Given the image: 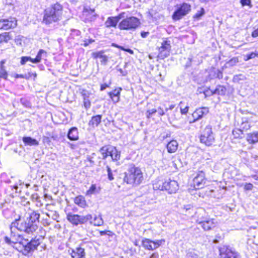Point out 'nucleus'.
Segmentation results:
<instances>
[{
    "label": "nucleus",
    "instance_id": "obj_62",
    "mask_svg": "<svg viewBox=\"0 0 258 258\" xmlns=\"http://www.w3.org/2000/svg\"><path fill=\"white\" fill-rule=\"evenodd\" d=\"M189 107L186 106L184 108H180L181 113L182 114H185L188 111Z\"/></svg>",
    "mask_w": 258,
    "mask_h": 258
},
{
    "label": "nucleus",
    "instance_id": "obj_50",
    "mask_svg": "<svg viewBox=\"0 0 258 258\" xmlns=\"http://www.w3.org/2000/svg\"><path fill=\"white\" fill-rule=\"evenodd\" d=\"M186 258H199V256L194 251H190L187 253Z\"/></svg>",
    "mask_w": 258,
    "mask_h": 258
},
{
    "label": "nucleus",
    "instance_id": "obj_2",
    "mask_svg": "<svg viewBox=\"0 0 258 258\" xmlns=\"http://www.w3.org/2000/svg\"><path fill=\"white\" fill-rule=\"evenodd\" d=\"M62 14V7L57 3L45 9L43 22L46 25L57 22L61 19Z\"/></svg>",
    "mask_w": 258,
    "mask_h": 258
},
{
    "label": "nucleus",
    "instance_id": "obj_57",
    "mask_svg": "<svg viewBox=\"0 0 258 258\" xmlns=\"http://www.w3.org/2000/svg\"><path fill=\"white\" fill-rule=\"evenodd\" d=\"M157 112L158 113L159 115L160 116H163L165 114V112L164 111L163 109L161 107H158L157 109H156Z\"/></svg>",
    "mask_w": 258,
    "mask_h": 258
},
{
    "label": "nucleus",
    "instance_id": "obj_10",
    "mask_svg": "<svg viewBox=\"0 0 258 258\" xmlns=\"http://www.w3.org/2000/svg\"><path fill=\"white\" fill-rule=\"evenodd\" d=\"M171 42L167 38L164 39L161 42V45L158 48V56L161 59L168 57L171 50Z\"/></svg>",
    "mask_w": 258,
    "mask_h": 258
},
{
    "label": "nucleus",
    "instance_id": "obj_33",
    "mask_svg": "<svg viewBox=\"0 0 258 258\" xmlns=\"http://www.w3.org/2000/svg\"><path fill=\"white\" fill-rule=\"evenodd\" d=\"M152 240L148 238H144L142 240L143 246L147 249L152 250Z\"/></svg>",
    "mask_w": 258,
    "mask_h": 258
},
{
    "label": "nucleus",
    "instance_id": "obj_3",
    "mask_svg": "<svg viewBox=\"0 0 258 258\" xmlns=\"http://www.w3.org/2000/svg\"><path fill=\"white\" fill-rule=\"evenodd\" d=\"M143 180V173L141 169L133 164L128 165L124 173L123 181L126 183L133 185H138Z\"/></svg>",
    "mask_w": 258,
    "mask_h": 258
},
{
    "label": "nucleus",
    "instance_id": "obj_23",
    "mask_svg": "<svg viewBox=\"0 0 258 258\" xmlns=\"http://www.w3.org/2000/svg\"><path fill=\"white\" fill-rule=\"evenodd\" d=\"M109 156L113 161H116L120 159V152L118 151L116 147L110 146Z\"/></svg>",
    "mask_w": 258,
    "mask_h": 258
},
{
    "label": "nucleus",
    "instance_id": "obj_37",
    "mask_svg": "<svg viewBox=\"0 0 258 258\" xmlns=\"http://www.w3.org/2000/svg\"><path fill=\"white\" fill-rule=\"evenodd\" d=\"M205 11L203 8H201L199 11L196 13L193 18L197 20H199L205 14Z\"/></svg>",
    "mask_w": 258,
    "mask_h": 258
},
{
    "label": "nucleus",
    "instance_id": "obj_27",
    "mask_svg": "<svg viewBox=\"0 0 258 258\" xmlns=\"http://www.w3.org/2000/svg\"><path fill=\"white\" fill-rule=\"evenodd\" d=\"M246 140L250 144L258 143V131L248 134Z\"/></svg>",
    "mask_w": 258,
    "mask_h": 258
},
{
    "label": "nucleus",
    "instance_id": "obj_42",
    "mask_svg": "<svg viewBox=\"0 0 258 258\" xmlns=\"http://www.w3.org/2000/svg\"><path fill=\"white\" fill-rule=\"evenodd\" d=\"M238 58L237 57H234L226 62V64L228 67H233L238 62Z\"/></svg>",
    "mask_w": 258,
    "mask_h": 258
},
{
    "label": "nucleus",
    "instance_id": "obj_18",
    "mask_svg": "<svg viewBox=\"0 0 258 258\" xmlns=\"http://www.w3.org/2000/svg\"><path fill=\"white\" fill-rule=\"evenodd\" d=\"M68 252L72 258H85V249L81 246L77 247L75 249H70Z\"/></svg>",
    "mask_w": 258,
    "mask_h": 258
},
{
    "label": "nucleus",
    "instance_id": "obj_61",
    "mask_svg": "<svg viewBox=\"0 0 258 258\" xmlns=\"http://www.w3.org/2000/svg\"><path fill=\"white\" fill-rule=\"evenodd\" d=\"M42 141L44 143H47V144H49L50 142V140L49 137L44 136L42 138Z\"/></svg>",
    "mask_w": 258,
    "mask_h": 258
},
{
    "label": "nucleus",
    "instance_id": "obj_20",
    "mask_svg": "<svg viewBox=\"0 0 258 258\" xmlns=\"http://www.w3.org/2000/svg\"><path fill=\"white\" fill-rule=\"evenodd\" d=\"M92 57L95 58H100L102 64L106 65L108 62V57L104 54L103 51L95 52L92 54Z\"/></svg>",
    "mask_w": 258,
    "mask_h": 258
},
{
    "label": "nucleus",
    "instance_id": "obj_60",
    "mask_svg": "<svg viewBox=\"0 0 258 258\" xmlns=\"http://www.w3.org/2000/svg\"><path fill=\"white\" fill-rule=\"evenodd\" d=\"M95 155V153H93L91 156L87 157V160L91 163L94 164L95 163L94 161L93 160V156Z\"/></svg>",
    "mask_w": 258,
    "mask_h": 258
},
{
    "label": "nucleus",
    "instance_id": "obj_7",
    "mask_svg": "<svg viewBox=\"0 0 258 258\" xmlns=\"http://www.w3.org/2000/svg\"><path fill=\"white\" fill-rule=\"evenodd\" d=\"M214 140L212 126L211 125L206 126L200 136L201 142L210 146L213 144Z\"/></svg>",
    "mask_w": 258,
    "mask_h": 258
},
{
    "label": "nucleus",
    "instance_id": "obj_25",
    "mask_svg": "<svg viewBox=\"0 0 258 258\" xmlns=\"http://www.w3.org/2000/svg\"><path fill=\"white\" fill-rule=\"evenodd\" d=\"M74 203L82 208H85L87 204L85 198L83 196H78L74 199Z\"/></svg>",
    "mask_w": 258,
    "mask_h": 258
},
{
    "label": "nucleus",
    "instance_id": "obj_39",
    "mask_svg": "<svg viewBox=\"0 0 258 258\" xmlns=\"http://www.w3.org/2000/svg\"><path fill=\"white\" fill-rule=\"evenodd\" d=\"M8 73L5 69L4 66H0V78L7 79Z\"/></svg>",
    "mask_w": 258,
    "mask_h": 258
},
{
    "label": "nucleus",
    "instance_id": "obj_35",
    "mask_svg": "<svg viewBox=\"0 0 258 258\" xmlns=\"http://www.w3.org/2000/svg\"><path fill=\"white\" fill-rule=\"evenodd\" d=\"M165 240L164 239H162L160 240H157L155 241L152 240V250L155 249L159 247L160 245L164 244L165 243Z\"/></svg>",
    "mask_w": 258,
    "mask_h": 258
},
{
    "label": "nucleus",
    "instance_id": "obj_31",
    "mask_svg": "<svg viewBox=\"0 0 258 258\" xmlns=\"http://www.w3.org/2000/svg\"><path fill=\"white\" fill-rule=\"evenodd\" d=\"M153 187L154 190H164L165 189L164 182L160 180L155 181L153 184Z\"/></svg>",
    "mask_w": 258,
    "mask_h": 258
},
{
    "label": "nucleus",
    "instance_id": "obj_5",
    "mask_svg": "<svg viewBox=\"0 0 258 258\" xmlns=\"http://www.w3.org/2000/svg\"><path fill=\"white\" fill-rule=\"evenodd\" d=\"M92 216L91 214L83 216L69 213L67 215V219L68 221L73 225L76 226L80 224H84L89 220H92Z\"/></svg>",
    "mask_w": 258,
    "mask_h": 258
},
{
    "label": "nucleus",
    "instance_id": "obj_44",
    "mask_svg": "<svg viewBox=\"0 0 258 258\" xmlns=\"http://www.w3.org/2000/svg\"><path fill=\"white\" fill-rule=\"evenodd\" d=\"M28 61H30L32 62V59L31 57H30V56H22L21 59L20 63L22 65H24Z\"/></svg>",
    "mask_w": 258,
    "mask_h": 258
},
{
    "label": "nucleus",
    "instance_id": "obj_43",
    "mask_svg": "<svg viewBox=\"0 0 258 258\" xmlns=\"http://www.w3.org/2000/svg\"><path fill=\"white\" fill-rule=\"evenodd\" d=\"M10 39V38L9 37V33H4L0 34V43L2 42H7Z\"/></svg>",
    "mask_w": 258,
    "mask_h": 258
},
{
    "label": "nucleus",
    "instance_id": "obj_32",
    "mask_svg": "<svg viewBox=\"0 0 258 258\" xmlns=\"http://www.w3.org/2000/svg\"><path fill=\"white\" fill-rule=\"evenodd\" d=\"M89 221L91 224H93L95 226H102L104 223L103 220L102 219L101 215H99L98 217L95 216L94 218L93 222L91 220Z\"/></svg>",
    "mask_w": 258,
    "mask_h": 258
},
{
    "label": "nucleus",
    "instance_id": "obj_17",
    "mask_svg": "<svg viewBox=\"0 0 258 258\" xmlns=\"http://www.w3.org/2000/svg\"><path fill=\"white\" fill-rule=\"evenodd\" d=\"M14 223V222H12L11 223V226H10V230H11V237L12 238V241L13 243H16L19 242L20 244H23L24 242H23L22 240H23L22 237L21 235L16 234L15 230L16 229H18V226L15 225V226H13V224Z\"/></svg>",
    "mask_w": 258,
    "mask_h": 258
},
{
    "label": "nucleus",
    "instance_id": "obj_34",
    "mask_svg": "<svg viewBox=\"0 0 258 258\" xmlns=\"http://www.w3.org/2000/svg\"><path fill=\"white\" fill-rule=\"evenodd\" d=\"M226 92V88L223 86H218L214 90L213 94L224 95Z\"/></svg>",
    "mask_w": 258,
    "mask_h": 258
},
{
    "label": "nucleus",
    "instance_id": "obj_4",
    "mask_svg": "<svg viewBox=\"0 0 258 258\" xmlns=\"http://www.w3.org/2000/svg\"><path fill=\"white\" fill-rule=\"evenodd\" d=\"M140 24L139 19L135 17H130L122 20L119 24L118 28L120 30H134Z\"/></svg>",
    "mask_w": 258,
    "mask_h": 258
},
{
    "label": "nucleus",
    "instance_id": "obj_14",
    "mask_svg": "<svg viewBox=\"0 0 258 258\" xmlns=\"http://www.w3.org/2000/svg\"><path fill=\"white\" fill-rule=\"evenodd\" d=\"M125 13L122 12L115 17H109L105 21L104 25L107 28L115 27L119 21L125 17Z\"/></svg>",
    "mask_w": 258,
    "mask_h": 258
},
{
    "label": "nucleus",
    "instance_id": "obj_13",
    "mask_svg": "<svg viewBox=\"0 0 258 258\" xmlns=\"http://www.w3.org/2000/svg\"><path fill=\"white\" fill-rule=\"evenodd\" d=\"M17 25V20L15 18L0 20V29L8 30L16 27Z\"/></svg>",
    "mask_w": 258,
    "mask_h": 258
},
{
    "label": "nucleus",
    "instance_id": "obj_11",
    "mask_svg": "<svg viewBox=\"0 0 258 258\" xmlns=\"http://www.w3.org/2000/svg\"><path fill=\"white\" fill-rule=\"evenodd\" d=\"M97 17V15L95 12L94 9H91L89 7H84L81 19L85 23L91 22L94 21Z\"/></svg>",
    "mask_w": 258,
    "mask_h": 258
},
{
    "label": "nucleus",
    "instance_id": "obj_12",
    "mask_svg": "<svg viewBox=\"0 0 258 258\" xmlns=\"http://www.w3.org/2000/svg\"><path fill=\"white\" fill-rule=\"evenodd\" d=\"M206 181L205 172L203 170H199L193 180L194 187L196 189L202 188L205 186Z\"/></svg>",
    "mask_w": 258,
    "mask_h": 258
},
{
    "label": "nucleus",
    "instance_id": "obj_1",
    "mask_svg": "<svg viewBox=\"0 0 258 258\" xmlns=\"http://www.w3.org/2000/svg\"><path fill=\"white\" fill-rule=\"evenodd\" d=\"M28 216L26 221H21L20 219L14 221L13 226L16 225L19 231L27 234L33 233L38 228L37 223L39 222L40 214L38 211L29 210L27 212Z\"/></svg>",
    "mask_w": 258,
    "mask_h": 258
},
{
    "label": "nucleus",
    "instance_id": "obj_46",
    "mask_svg": "<svg viewBox=\"0 0 258 258\" xmlns=\"http://www.w3.org/2000/svg\"><path fill=\"white\" fill-rule=\"evenodd\" d=\"M96 189V186L95 184H92L89 189L87 191V195H91L95 193Z\"/></svg>",
    "mask_w": 258,
    "mask_h": 258
},
{
    "label": "nucleus",
    "instance_id": "obj_53",
    "mask_svg": "<svg viewBox=\"0 0 258 258\" xmlns=\"http://www.w3.org/2000/svg\"><path fill=\"white\" fill-rule=\"evenodd\" d=\"M84 43L82 44L84 46L86 47L90 44L94 42V40L92 38L86 39L83 41Z\"/></svg>",
    "mask_w": 258,
    "mask_h": 258
},
{
    "label": "nucleus",
    "instance_id": "obj_59",
    "mask_svg": "<svg viewBox=\"0 0 258 258\" xmlns=\"http://www.w3.org/2000/svg\"><path fill=\"white\" fill-rule=\"evenodd\" d=\"M4 240H5V241L6 242V243L8 244H11V243H13V242L12 241V238L11 237H9L8 236H5L4 237Z\"/></svg>",
    "mask_w": 258,
    "mask_h": 258
},
{
    "label": "nucleus",
    "instance_id": "obj_55",
    "mask_svg": "<svg viewBox=\"0 0 258 258\" xmlns=\"http://www.w3.org/2000/svg\"><path fill=\"white\" fill-rule=\"evenodd\" d=\"M253 185L250 183H246L244 185V188L246 190H251L252 189Z\"/></svg>",
    "mask_w": 258,
    "mask_h": 258
},
{
    "label": "nucleus",
    "instance_id": "obj_24",
    "mask_svg": "<svg viewBox=\"0 0 258 258\" xmlns=\"http://www.w3.org/2000/svg\"><path fill=\"white\" fill-rule=\"evenodd\" d=\"M178 144L176 140H172L169 142L166 146L168 153H172L176 151L178 148Z\"/></svg>",
    "mask_w": 258,
    "mask_h": 258
},
{
    "label": "nucleus",
    "instance_id": "obj_6",
    "mask_svg": "<svg viewBox=\"0 0 258 258\" xmlns=\"http://www.w3.org/2000/svg\"><path fill=\"white\" fill-rule=\"evenodd\" d=\"M190 11L191 6L187 3H183L181 4L177 5V9L172 16V19L175 21L179 20L188 14Z\"/></svg>",
    "mask_w": 258,
    "mask_h": 258
},
{
    "label": "nucleus",
    "instance_id": "obj_36",
    "mask_svg": "<svg viewBox=\"0 0 258 258\" xmlns=\"http://www.w3.org/2000/svg\"><path fill=\"white\" fill-rule=\"evenodd\" d=\"M148 17L152 20H157L160 18L159 14L153 9H151L148 12Z\"/></svg>",
    "mask_w": 258,
    "mask_h": 258
},
{
    "label": "nucleus",
    "instance_id": "obj_64",
    "mask_svg": "<svg viewBox=\"0 0 258 258\" xmlns=\"http://www.w3.org/2000/svg\"><path fill=\"white\" fill-rule=\"evenodd\" d=\"M159 257V254L157 252H154L150 256V258H158Z\"/></svg>",
    "mask_w": 258,
    "mask_h": 258
},
{
    "label": "nucleus",
    "instance_id": "obj_19",
    "mask_svg": "<svg viewBox=\"0 0 258 258\" xmlns=\"http://www.w3.org/2000/svg\"><path fill=\"white\" fill-rule=\"evenodd\" d=\"M209 112L208 107H202L196 109L192 114L194 120L190 121V123L195 122L196 121L201 119L204 115H206Z\"/></svg>",
    "mask_w": 258,
    "mask_h": 258
},
{
    "label": "nucleus",
    "instance_id": "obj_40",
    "mask_svg": "<svg viewBox=\"0 0 258 258\" xmlns=\"http://www.w3.org/2000/svg\"><path fill=\"white\" fill-rule=\"evenodd\" d=\"M212 72L214 73V74H213L214 78H218L219 79H222L223 74L221 71L214 69Z\"/></svg>",
    "mask_w": 258,
    "mask_h": 258
},
{
    "label": "nucleus",
    "instance_id": "obj_48",
    "mask_svg": "<svg viewBox=\"0 0 258 258\" xmlns=\"http://www.w3.org/2000/svg\"><path fill=\"white\" fill-rule=\"evenodd\" d=\"M240 3L242 6H248L249 8L252 7L251 0H240Z\"/></svg>",
    "mask_w": 258,
    "mask_h": 258
},
{
    "label": "nucleus",
    "instance_id": "obj_21",
    "mask_svg": "<svg viewBox=\"0 0 258 258\" xmlns=\"http://www.w3.org/2000/svg\"><path fill=\"white\" fill-rule=\"evenodd\" d=\"M68 138L71 141H76L79 139L78 128L76 127H71L67 135Z\"/></svg>",
    "mask_w": 258,
    "mask_h": 258
},
{
    "label": "nucleus",
    "instance_id": "obj_15",
    "mask_svg": "<svg viewBox=\"0 0 258 258\" xmlns=\"http://www.w3.org/2000/svg\"><path fill=\"white\" fill-rule=\"evenodd\" d=\"M202 228L205 231H209L216 227L217 222L214 219L205 218L202 221L199 222Z\"/></svg>",
    "mask_w": 258,
    "mask_h": 258
},
{
    "label": "nucleus",
    "instance_id": "obj_30",
    "mask_svg": "<svg viewBox=\"0 0 258 258\" xmlns=\"http://www.w3.org/2000/svg\"><path fill=\"white\" fill-rule=\"evenodd\" d=\"M46 52L43 49H40L38 51L36 57L35 58H32V62L34 63H39L42 59L43 56H46Z\"/></svg>",
    "mask_w": 258,
    "mask_h": 258
},
{
    "label": "nucleus",
    "instance_id": "obj_54",
    "mask_svg": "<svg viewBox=\"0 0 258 258\" xmlns=\"http://www.w3.org/2000/svg\"><path fill=\"white\" fill-rule=\"evenodd\" d=\"M31 199H32V201L37 202V203H40V202H41L40 198L37 194H34L32 195Z\"/></svg>",
    "mask_w": 258,
    "mask_h": 258
},
{
    "label": "nucleus",
    "instance_id": "obj_8",
    "mask_svg": "<svg viewBox=\"0 0 258 258\" xmlns=\"http://www.w3.org/2000/svg\"><path fill=\"white\" fill-rule=\"evenodd\" d=\"M41 238L35 237L30 241L24 243L23 244V249L21 250L23 254L27 255L30 252L37 249V247L41 243Z\"/></svg>",
    "mask_w": 258,
    "mask_h": 258
},
{
    "label": "nucleus",
    "instance_id": "obj_9",
    "mask_svg": "<svg viewBox=\"0 0 258 258\" xmlns=\"http://www.w3.org/2000/svg\"><path fill=\"white\" fill-rule=\"evenodd\" d=\"M219 250L220 258H241L239 254L229 246L223 245Z\"/></svg>",
    "mask_w": 258,
    "mask_h": 258
},
{
    "label": "nucleus",
    "instance_id": "obj_58",
    "mask_svg": "<svg viewBox=\"0 0 258 258\" xmlns=\"http://www.w3.org/2000/svg\"><path fill=\"white\" fill-rule=\"evenodd\" d=\"M241 127L243 129L248 130L250 127V125L248 122H242L241 124Z\"/></svg>",
    "mask_w": 258,
    "mask_h": 258
},
{
    "label": "nucleus",
    "instance_id": "obj_45",
    "mask_svg": "<svg viewBox=\"0 0 258 258\" xmlns=\"http://www.w3.org/2000/svg\"><path fill=\"white\" fill-rule=\"evenodd\" d=\"M106 168L108 179L110 181L113 180L114 179V177L113 176L112 170L108 165L106 166Z\"/></svg>",
    "mask_w": 258,
    "mask_h": 258
},
{
    "label": "nucleus",
    "instance_id": "obj_16",
    "mask_svg": "<svg viewBox=\"0 0 258 258\" xmlns=\"http://www.w3.org/2000/svg\"><path fill=\"white\" fill-rule=\"evenodd\" d=\"M164 190L167 191L169 194L175 193L179 188L177 182L170 179L164 181Z\"/></svg>",
    "mask_w": 258,
    "mask_h": 258
},
{
    "label": "nucleus",
    "instance_id": "obj_41",
    "mask_svg": "<svg viewBox=\"0 0 258 258\" xmlns=\"http://www.w3.org/2000/svg\"><path fill=\"white\" fill-rule=\"evenodd\" d=\"M21 103L26 108H31V103L30 102L25 98H22L20 99Z\"/></svg>",
    "mask_w": 258,
    "mask_h": 258
},
{
    "label": "nucleus",
    "instance_id": "obj_56",
    "mask_svg": "<svg viewBox=\"0 0 258 258\" xmlns=\"http://www.w3.org/2000/svg\"><path fill=\"white\" fill-rule=\"evenodd\" d=\"M113 45L115 46V47H117V48H120L122 50H124L127 51V52L130 53V54H133L134 53L133 50H132L131 49L128 48V49H124L123 47L119 46L118 45L115 44H113Z\"/></svg>",
    "mask_w": 258,
    "mask_h": 258
},
{
    "label": "nucleus",
    "instance_id": "obj_26",
    "mask_svg": "<svg viewBox=\"0 0 258 258\" xmlns=\"http://www.w3.org/2000/svg\"><path fill=\"white\" fill-rule=\"evenodd\" d=\"M23 142L26 146H38L39 142L35 139L30 137H24L22 139Z\"/></svg>",
    "mask_w": 258,
    "mask_h": 258
},
{
    "label": "nucleus",
    "instance_id": "obj_63",
    "mask_svg": "<svg viewBox=\"0 0 258 258\" xmlns=\"http://www.w3.org/2000/svg\"><path fill=\"white\" fill-rule=\"evenodd\" d=\"M251 35L253 37H256L258 36V27L257 29L252 32Z\"/></svg>",
    "mask_w": 258,
    "mask_h": 258
},
{
    "label": "nucleus",
    "instance_id": "obj_28",
    "mask_svg": "<svg viewBox=\"0 0 258 258\" xmlns=\"http://www.w3.org/2000/svg\"><path fill=\"white\" fill-rule=\"evenodd\" d=\"M110 147L105 146L102 147L99 150V152L100 153L101 156L99 157V158L103 160L105 159L108 156H109Z\"/></svg>",
    "mask_w": 258,
    "mask_h": 258
},
{
    "label": "nucleus",
    "instance_id": "obj_47",
    "mask_svg": "<svg viewBox=\"0 0 258 258\" xmlns=\"http://www.w3.org/2000/svg\"><path fill=\"white\" fill-rule=\"evenodd\" d=\"M83 102H84V106L86 109L90 108V107L91 106V103L89 99V96H87V97H84V99Z\"/></svg>",
    "mask_w": 258,
    "mask_h": 258
},
{
    "label": "nucleus",
    "instance_id": "obj_49",
    "mask_svg": "<svg viewBox=\"0 0 258 258\" xmlns=\"http://www.w3.org/2000/svg\"><path fill=\"white\" fill-rule=\"evenodd\" d=\"M157 112V110L156 109H152L150 110H148L147 111L146 113V115L147 118H149L151 117L152 115Z\"/></svg>",
    "mask_w": 258,
    "mask_h": 258
},
{
    "label": "nucleus",
    "instance_id": "obj_38",
    "mask_svg": "<svg viewBox=\"0 0 258 258\" xmlns=\"http://www.w3.org/2000/svg\"><path fill=\"white\" fill-rule=\"evenodd\" d=\"M232 134L235 138H242L243 131L241 129L236 128L233 130Z\"/></svg>",
    "mask_w": 258,
    "mask_h": 258
},
{
    "label": "nucleus",
    "instance_id": "obj_29",
    "mask_svg": "<svg viewBox=\"0 0 258 258\" xmlns=\"http://www.w3.org/2000/svg\"><path fill=\"white\" fill-rule=\"evenodd\" d=\"M102 118L101 115H97L92 117L89 124L93 127L97 126L100 123Z\"/></svg>",
    "mask_w": 258,
    "mask_h": 258
},
{
    "label": "nucleus",
    "instance_id": "obj_51",
    "mask_svg": "<svg viewBox=\"0 0 258 258\" xmlns=\"http://www.w3.org/2000/svg\"><path fill=\"white\" fill-rule=\"evenodd\" d=\"M116 69L120 73V76L125 77L127 75V71L126 70L119 68L118 66L116 67Z\"/></svg>",
    "mask_w": 258,
    "mask_h": 258
},
{
    "label": "nucleus",
    "instance_id": "obj_22",
    "mask_svg": "<svg viewBox=\"0 0 258 258\" xmlns=\"http://www.w3.org/2000/svg\"><path fill=\"white\" fill-rule=\"evenodd\" d=\"M122 89L118 88L114 89L112 92L108 93V95L114 103H117L119 101V96Z\"/></svg>",
    "mask_w": 258,
    "mask_h": 258
},
{
    "label": "nucleus",
    "instance_id": "obj_52",
    "mask_svg": "<svg viewBox=\"0 0 258 258\" xmlns=\"http://www.w3.org/2000/svg\"><path fill=\"white\" fill-rule=\"evenodd\" d=\"M257 56V54L254 52H251L249 54H247L245 55L246 58H244L245 60H248L250 59L254 58Z\"/></svg>",
    "mask_w": 258,
    "mask_h": 258
}]
</instances>
